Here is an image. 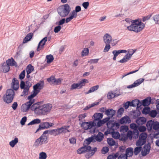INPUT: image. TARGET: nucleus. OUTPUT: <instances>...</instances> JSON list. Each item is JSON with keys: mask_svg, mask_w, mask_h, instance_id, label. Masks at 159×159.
I'll return each instance as SVG.
<instances>
[{"mask_svg": "<svg viewBox=\"0 0 159 159\" xmlns=\"http://www.w3.org/2000/svg\"><path fill=\"white\" fill-rule=\"evenodd\" d=\"M152 129L155 130H157L159 129V123L157 121H154L153 123Z\"/></svg>", "mask_w": 159, "mask_h": 159, "instance_id": "c03bdc74", "label": "nucleus"}, {"mask_svg": "<svg viewBox=\"0 0 159 159\" xmlns=\"http://www.w3.org/2000/svg\"><path fill=\"white\" fill-rule=\"evenodd\" d=\"M105 47L103 50L104 52H108L111 48L110 43H105Z\"/></svg>", "mask_w": 159, "mask_h": 159, "instance_id": "5fc2aeb1", "label": "nucleus"}, {"mask_svg": "<svg viewBox=\"0 0 159 159\" xmlns=\"http://www.w3.org/2000/svg\"><path fill=\"white\" fill-rule=\"evenodd\" d=\"M87 116L86 113H84L80 114L79 116V120L80 121L84 119V118Z\"/></svg>", "mask_w": 159, "mask_h": 159, "instance_id": "e2e57ef3", "label": "nucleus"}, {"mask_svg": "<svg viewBox=\"0 0 159 159\" xmlns=\"http://www.w3.org/2000/svg\"><path fill=\"white\" fill-rule=\"evenodd\" d=\"M54 57L52 54L47 55L46 57V60L47 64H50L54 60Z\"/></svg>", "mask_w": 159, "mask_h": 159, "instance_id": "f704fd0d", "label": "nucleus"}, {"mask_svg": "<svg viewBox=\"0 0 159 159\" xmlns=\"http://www.w3.org/2000/svg\"><path fill=\"white\" fill-rule=\"evenodd\" d=\"M81 127L84 130H87L89 129L93 128V129L94 126L96 125V124L94 123V122L90 121L89 122H82L81 123H80Z\"/></svg>", "mask_w": 159, "mask_h": 159, "instance_id": "9b49d317", "label": "nucleus"}, {"mask_svg": "<svg viewBox=\"0 0 159 159\" xmlns=\"http://www.w3.org/2000/svg\"><path fill=\"white\" fill-rule=\"evenodd\" d=\"M35 31L36 30H34L33 33H30L27 34L23 39L22 43L25 44L26 43L29 41H30L33 38L34 33Z\"/></svg>", "mask_w": 159, "mask_h": 159, "instance_id": "aec40b11", "label": "nucleus"}, {"mask_svg": "<svg viewBox=\"0 0 159 159\" xmlns=\"http://www.w3.org/2000/svg\"><path fill=\"white\" fill-rule=\"evenodd\" d=\"M47 157L46 153L43 152H41L39 153V159H46Z\"/></svg>", "mask_w": 159, "mask_h": 159, "instance_id": "3c124183", "label": "nucleus"}, {"mask_svg": "<svg viewBox=\"0 0 159 159\" xmlns=\"http://www.w3.org/2000/svg\"><path fill=\"white\" fill-rule=\"evenodd\" d=\"M111 36L108 33L106 34L103 36V41L105 43H110L112 41Z\"/></svg>", "mask_w": 159, "mask_h": 159, "instance_id": "a878e982", "label": "nucleus"}, {"mask_svg": "<svg viewBox=\"0 0 159 159\" xmlns=\"http://www.w3.org/2000/svg\"><path fill=\"white\" fill-rule=\"evenodd\" d=\"M97 150V148L96 147L93 148H92V147L90 146L84 144L83 147L77 150V152L79 154H81L87 152L85 156L86 158L89 159L93 155Z\"/></svg>", "mask_w": 159, "mask_h": 159, "instance_id": "39448f33", "label": "nucleus"}, {"mask_svg": "<svg viewBox=\"0 0 159 159\" xmlns=\"http://www.w3.org/2000/svg\"><path fill=\"white\" fill-rule=\"evenodd\" d=\"M99 60V59H90L88 61V62L89 63H98V61Z\"/></svg>", "mask_w": 159, "mask_h": 159, "instance_id": "69168bd1", "label": "nucleus"}, {"mask_svg": "<svg viewBox=\"0 0 159 159\" xmlns=\"http://www.w3.org/2000/svg\"><path fill=\"white\" fill-rule=\"evenodd\" d=\"M131 122L129 117L127 116L122 117L120 120V123L121 124H129Z\"/></svg>", "mask_w": 159, "mask_h": 159, "instance_id": "393cba45", "label": "nucleus"}, {"mask_svg": "<svg viewBox=\"0 0 159 159\" xmlns=\"http://www.w3.org/2000/svg\"><path fill=\"white\" fill-rule=\"evenodd\" d=\"M47 80L49 82H51L52 84L56 85H58L61 84L62 79L60 78L56 79L53 76L48 78Z\"/></svg>", "mask_w": 159, "mask_h": 159, "instance_id": "2eb2a0df", "label": "nucleus"}, {"mask_svg": "<svg viewBox=\"0 0 159 159\" xmlns=\"http://www.w3.org/2000/svg\"><path fill=\"white\" fill-rule=\"evenodd\" d=\"M93 136L95 142L96 141L101 142L104 137V134L101 132H99L97 135L93 134Z\"/></svg>", "mask_w": 159, "mask_h": 159, "instance_id": "412c9836", "label": "nucleus"}, {"mask_svg": "<svg viewBox=\"0 0 159 159\" xmlns=\"http://www.w3.org/2000/svg\"><path fill=\"white\" fill-rule=\"evenodd\" d=\"M108 129L104 133L105 135L111 134L112 137L115 139H117L119 138L120 135L118 132H115V130L119 127V125L118 123L113 121H110L106 124Z\"/></svg>", "mask_w": 159, "mask_h": 159, "instance_id": "20e7f679", "label": "nucleus"}, {"mask_svg": "<svg viewBox=\"0 0 159 159\" xmlns=\"http://www.w3.org/2000/svg\"><path fill=\"white\" fill-rule=\"evenodd\" d=\"M70 126L69 125L64 126L61 127L60 128H58V132L60 134V135L61 134H66L67 132H70V131L68 129Z\"/></svg>", "mask_w": 159, "mask_h": 159, "instance_id": "b1692460", "label": "nucleus"}, {"mask_svg": "<svg viewBox=\"0 0 159 159\" xmlns=\"http://www.w3.org/2000/svg\"><path fill=\"white\" fill-rule=\"evenodd\" d=\"M89 52V50L88 48H84L81 52V56L82 57H84L88 55Z\"/></svg>", "mask_w": 159, "mask_h": 159, "instance_id": "a19ab883", "label": "nucleus"}, {"mask_svg": "<svg viewBox=\"0 0 159 159\" xmlns=\"http://www.w3.org/2000/svg\"><path fill=\"white\" fill-rule=\"evenodd\" d=\"M41 121L40 119H36L31 121L27 125H30L36 124H39L41 123Z\"/></svg>", "mask_w": 159, "mask_h": 159, "instance_id": "58836bf2", "label": "nucleus"}, {"mask_svg": "<svg viewBox=\"0 0 159 159\" xmlns=\"http://www.w3.org/2000/svg\"><path fill=\"white\" fill-rule=\"evenodd\" d=\"M107 141L108 144L111 146L115 144V142L114 139L111 138H108Z\"/></svg>", "mask_w": 159, "mask_h": 159, "instance_id": "79ce46f5", "label": "nucleus"}, {"mask_svg": "<svg viewBox=\"0 0 159 159\" xmlns=\"http://www.w3.org/2000/svg\"><path fill=\"white\" fill-rule=\"evenodd\" d=\"M133 148H127L125 151L126 156L128 157H131L133 154Z\"/></svg>", "mask_w": 159, "mask_h": 159, "instance_id": "7c9ffc66", "label": "nucleus"}, {"mask_svg": "<svg viewBox=\"0 0 159 159\" xmlns=\"http://www.w3.org/2000/svg\"><path fill=\"white\" fill-rule=\"evenodd\" d=\"M49 132L48 130L44 131L40 137L37 139L35 141L34 144V146H38L47 143L48 142V136L46 134Z\"/></svg>", "mask_w": 159, "mask_h": 159, "instance_id": "6e6552de", "label": "nucleus"}, {"mask_svg": "<svg viewBox=\"0 0 159 159\" xmlns=\"http://www.w3.org/2000/svg\"><path fill=\"white\" fill-rule=\"evenodd\" d=\"M130 127L131 129H134V131L138 130V126L135 124L132 123L131 124Z\"/></svg>", "mask_w": 159, "mask_h": 159, "instance_id": "052dcab7", "label": "nucleus"}, {"mask_svg": "<svg viewBox=\"0 0 159 159\" xmlns=\"http://www.w3.org/2000/svg\"><path fill=\"white\" fill-rule=\"evenodd\" d=\"M154 123V121L150 120L147 122L146 124V126L148 130L149 131L152 129V126Z\"/></svg>", "mask_w": 159, "mask_h": 159, "instance_id": "c9c22d12", "label": "nucleus"}, {"mask_svg": "<svg viewBox=\"0 0 159 159\" xmlns=\"http://www.w3.org/2000/svg\"><path fill=\"white\" fill-rule=\"evenodd\" d=\"M126 155L124 153L122 154L119 155L118 159H127V157L126 156Z\"/></svg>", "mask_w": 159, "mask_h": 159, "instance_id": "774afa93", "label": "nucleus"}, {"mask_svg": "<svg viewBox=\"0 0 159 159\" xmlns=\"http://www.w3.org/2000/svg\"><path fill=\"white\" fill-rule=\"evenodd\" d=\"M119 154L116 153L114 154H111L109 155L107 157V159H116L118 157Z\"/></svg>", "mask_w": 159, "mask_h": 159, "instance_id": "de8ad7c7", "label": "nucleus"}, {"mask_svg": "<svg viewBox=\"0 0 159 159\" xmlns=\"http://www.w3.org/2000/svg\"><path fill=\"white\" fill-rule=\"evenodd\" d=\"M70 7L67 4L59 7L57 9L58 14L62 17L67 16L70 13Z\"/></svg>", "mask_w": 159, "mask_h": 159, "instance_id": "0eeeda50", "label": "nucleus"}, {"mask_svg": "<svg viewBox=\"0 0 159 159\" xmlns=\"http://www.w3.org/2000/svg\"><path fill=\"white\" fill-rule=\"evenodd\" d=\"M24 63V61H21L18 65L15 59L11 57L7 60L6 62L1 63L0 65L2 70H11L10 66H15L18 70H24L26 67L25 63Z\"/></svg>", "mask_w": 159, "mask_h": 159, "instance_id": "7ed1b4c3", "label": "nucleus"}, {"mask_svg": "<svg viewBox=\"0 0 159 159\" xmlns=\"http://www.w3.org/2000/svg\"><path fill=\"white\" fill-rule=\"evenodd\" d=\"M151 99L150 97H148L143 101L142 105L144 106L149 105L151 103Z\"/></svg>", "mask_w": 159, "mask_h": 159, "instance_id": "473e14b6", "label": "nucleus"}, {"mask_svg": "<svg viewBox=\"0 0 159 159\" xmlns=\"http://www.w3.org/2000/svg\"><path fill=\"white\" fill-rule=\"evenodd\" d=\"M63 26H60L58 25L55 26L54 28V31L55 33L59 32L63 27Z\"/></svg>", "mask_w": 159, "mask_h": 159, "instance_id": "603ef678", "label": "nucleus"}, {"mask_svg": "<svg viewBox=\"0 0 159 159\" xmlns=\"http://www.w3.org/2000/svg\"><path fill=\"white\" fill-rule=\"evenodd\" d=\"M146 121V119L144 117H140L136 120V123L139 125L144 124Z\"/></svg>", "mask_w": 159, "mask_h": 159, "instance_id": "c756f323", "label": "nucleus"}, {"mask_svg": "<svg viewBox=\"0 0 159 159\" xmlns=\"http://www.w3.org/2000/svg\"><path fill=\"white\" fill-rule=\"evenodd\" d=\"M18 142V138L17 137H15L13 140H12L9 142V145L12 148H13Z\"/></svg>", "mask_w": 159, "mask_h": 159, "instance_id": "4c0bfd02", "label": "nucleus"}, {"mask_svg": "<svg viewBox=\"0 0 159 159\" xmlns=\"http://www.w3.org/2000/svg\"><path fill=\"white\" fill-rule=\"evenodd\" d=\"M15 96V92L13 89H7L5 95L3 97L4 102L9 104L11 103L13 100Z\"/></svg>", "mask_w": 159, "mask_h": 159, "instance_id": "1a4fd4ad", "label": "nucleus"}, {"mask_svg": "<svg viewBox=\"0 0 159 159\" xmlns=\"http://www.w3.org/2000/svg\"><path fill=\"white\" fill-rule=\"evenodd\" d=\"M88 80L87 79H83L81 81L78 83L79 88H81L82 86H84L86 83H88Z\"/></svg>", "mask_w": 159, "mask_h": 159, "instance_id": "e433bc0d", "label": "nucleus"}, {"mask_svg": "<svg viewBox=\"0 0 159 159\" xmlns=\"http://www.w3.org/2000/svg\"><path fill=\"white\" fill-rule=\"evenodd\" d=\"M52 104L48 103L41 105L39 102L33 104L31 106V110L38 115H45L49 113L52 108Z\"/></svg>", "mask_w": 159, "mask_h": 159, "instance_id": "f257e3e1", "label": "nucleus"}, {"mask_svg": "<svg viewBox=\"0 0 159 159\" xmlns=\"http://www.w3.org/2000/svg\"><path fill=\"white\" fill-rule=\"evenodd\" d=\"M44 85L43 81H40L39 82L37 83L33 86V91L32 92L30 95L29 96L28 99L29 100V102H32V104H34L35 99L33 98L35 97L40 92V90L42 89Z\"/></svg>", "mask_w": 159, "mask_h": 159, "instance_id": "423d86ee", "label": "nucleus"}, {"mask_svg": "<svg viewBox=\"0 0 159 159\" xmlns=\"http://www.w3.org/2000/svg\"><path fill=\"white\" fill-rule=\"evenodd\" d=\"M50 132L51 134L55 136L58 135H60V134L58 132V128L56 129L52 130L50 131Z\"/></svg>", "mask_w": 159, "mask_h": 159, "instance_id": "09e8293b", "label": "nucleus"}, {"mask_svg": "<svg viewBox=\"0 0 159 159\" xmlns=\"http://www.w3.org/2000/svg\"><path fill=\"white\" fill-rule=\"evenodd\" d=\"M109 120V118L106 117L105 118H104L102 120L100 119L97 120V121L96 122V125L94 126L93 130V131L91 132H93V133H95L96 127H100L102 126L103 124H104L106 122L107 123V122L110 121Z\"/></svg>", "mask_w": 159, "mask_h": 159, "instance_id": "ddd939ff", "label": "nucleus"}, {"mask_svg": "<svg viewBox=\"0 0 159 159\" xmlns=\"http://www.w3.org/2000/svg\"><path fill=\"white\" fill-rule=\"evenodd\" d=\"M127 52L126 50H113L112 53L113 54V60L115 61L116 60L117 57L119 54L121 53H125Z\"/></svg>", "mask_w": 159, "mask_h": 159, "instance_id": "5701e85b", "label": "nucleus"}, {"mask_svg": "<svg viewBox=\"0 0 159 159\" xmlns=\"http://www.w3.org/2000/svg\"><path fill=\"white\" fill-rule=\"evenodd\" d=\"M33 104H32V102L31 103L29 102L23 104L21 107L22 111L23 112L27 111L30 108L31 109V106Z\"/></svg>", "mask_w": 159, "mask_h": 159, "instance_id": "4be33fe9", "label": "nucleus"}, {"mask_svg": "<svg viewBox=\"0 0 159 159\" xmlns=\"http://www.w3.org/2000/svg\"><path fill=\"white\" fill-rule=\"evenodd\" d=\"M124 112V109L123 107L120 108L118 110L117 114V116H121Z\"/></svg>", "mask_w": 159, "mask_h": 159, "instance_id": "864d4df0", "label": "nucleus"}, {"mask_svg": "<svg viewBox=\"0 0 159 159\" xmlns=\"http://www.w3.org/2000/svg\"><path fill=\"white\" fill-rule=\"evenodd\" d=\"M22 45H23V43H22L21 44H20L19 46L18 47V51L16 52V55L17 56H18L20 55V53L21 52L22 50V48H20V47L21 46H22Z\"/></svg>", "mask_w": 159, "mask_h": 159, "instance_id": "680f3d73", "label": "nucleus"}, {"mask_svg": "<svg viewBox=\"0 0 159 159\" xmlns=\"http://www.w3.org/2000/svg\"><path fill=\"white\" fill-rule=\"evenodd\" d=\"M11 84L12 87L14 90H17L19 88V82L16 79L14 78L13 79Z\"/></svg>", "mask_w": 159, "mask_h": 159, "instance_id": "cd10ccee", "label": "nucleus"}, {"mask_svg": "<svg viewBox=\"0 0 159 159\" xmlns=\"http://www.w3.org/2000/svg\"><path fill=\"white\" fill-rule=\"evenodd\" d=\"M150 112V108L149 107L144 108L143 109L142 113L144 114H147Z\"/></svg>", "mask_w": 159, "mask_h": 159, "instance_id": "bf43d9fd", "label": "nucleus"}, {"mask_svg": "<svg viewBox=\"0 0 159 159\" xmlns=\"http://www.w3.org/2000/svg\"><path fill=\"white\" fill-rule=\"evenodd\" d=\"M152 18L155 24H159V14L154 15Z\"/></svg>", "mask_w": 159, "mask_h": 159, "instance_id": "49530a36", "label": "nucleus"}, {"mask_svg": "<svg viewBox=\"0 0 159 159\" xmlns=\"http://www.w3.org/2000/svg\"><path fill=\"white\" fill-rule=\"evenodd\" d=\"M52 125V123L49 122H46L41 123L39 125V128L37 129L35 133L38 132L40 129H44L48 128Z\"/></svg>", "mask_w": 159, "mask_h": 159, "instance_id": "f3484780", "label": "nucleus"}, {"mask_svg": "<svg viewBox=\"0 0 159 159\" xmlns=\"http://www.w3.org/2000/svg\"><path fill=\"white\" fill-rule=\"evenodd\" d=\"M147 136V134L145 132L141 133L139 136V139L136 143V145L137 146H142L146 142Z\"/></svg>", "mask_w": 159, "mask_h": 159, "instance_id": "9d476101", "label": "nucleus"}, {"mask_svg": "<svg viewBox=\"0 0 159 159\" xmlns=\"http://www.w3.org/2000/svg\"><path fill=\"white\" fill-rule=\"evenodd\" d=\"M116 111L112 109H108L105 111L106 114L108 116V117L111 118L116 113Z\"/></svg>", "mask_w": 159, "mask_h": 159, "instance_id": "bb28decb", "label": "nucleus"}, {"mask_svg": "<svg viewBox=\"0 0 159 159\" xmlns=\"http://www.w3.org/2000/svg\"><path fill=\"white\" fill-rule=\"evenodd\" d=\"M151 146L149 143L145 144L141 152V154L143 156H146L149 153Z\"/></svg>", "mask_w": 159, "mask_h": 159, "instance_id": "a211bd4d", "label": "nucleus"}, {"mask_svg": "<svg viewBox=\"0 0 159 159\" xmlns=\"http://www.w3.org/2000/svg\"><path fill=\"white\" fill-rule=\"evenodd\" d=\"M120 132L124 133L126 132L128 130V127L125 125L122 126L120 128Z\"/></svg>", "mask_w": 159, "mask_h": 159, "instance_id": "a18cd8bd", "label": "nucleus"}, {"mask_svg": "<svg viewBox=\"0 0 159 159\" xmlns=\"http://www.w3.org/2000/svg\"><path fill=\"white\" fill-rule=\"evenodd\" d=\"M127 138H129L130 139H131L133 138V132L131 131H129L126 135Z\"/></svg>", "mask_w": 159, "mask_h": 159, "instance_id": "0e129e2a", "label": "nucleus"}, {"mask_svg": "<svg viewBox=\"0 0 159 159\" xmlns=\"http://www.w3.org/2000/svg\"><path fill=\"white\" fill-rule=\"evenodd\" d=\"M139 131L138 130L133 131V138L134 139L137 138L139 136Z\"/></svg>", "mask_w": 159, "mask_h": 159, "instance_id": "6e6d98bb", "label": "nucleus"}, {"mask_svg": "<svg viewBox=\"0 0 159 159\" xmlns=\"http://www.w3.org/2000/svg\"><path fill=\"white\" fill-rule=\"evenodd\" d=\"M109 151V148L108 147H103L101 150V152L103 154H105L107 153Z\"/></svg>", "mask_w": 159, "mask_h": 159, "instance_id": "13d9d810", "label": "nucleus"}, {"mask_svg": "<svg viewBox=\"0 0 159 159\" xmlns=\"http://www.w3.org/2000/svg\"><path fill=\"white\" fill-rule=\"evenodd\" d=\"M72 20L70 16H69L68 17H67L66 19L65 18H63L61 19L60 20L57 21L56 23V24L59 26H63L65 22L66 23H68L70 21Z\"/></svg>", "mask_w": 159, "mask_h": 159, "instance_id": "6ab92c4d", "label": "nucleus"}, {"mask_svg": "<svg viewBox=\"0 0 159 159\" xmlns=\"http://www.w3.org/2000/svg\"><path fill=\"white\" fill-rule=\"evenodd\" d=\"M133 101L134 102L133 103V104L134 105V107L137 106V108H139L141 105V103L140 102V101L139 100L136 99Z\"/></svg>", "mask_w": 159, "mask_h": 159, "instance_id": "8fccbe9b", "label": "nucleus"}, {"mask_svg": "<svg viewBox=\"0 0 159 159\" xmlns=\"http://www.w3.org/2000/svg\"><path fill=\"white\" fill-rule=\"evenodd\" d=\"M103 116L102 114L100 113H96L94 114L93 116V118L94 119V120L92 121L94 122V123L96 124V122L97 120L102 119Z\"/></svg>", "mask_w": 159, "mask_h": 159, "instance_id": "c85d7f7f", "label": "nucleus"}, {"mask_svg": "<svg viewBox=\"0 0 159 159\" xmlns=\"http://www.w3.org/2000/svg\"><path fill=\"white\" fill-rule=\"evenodd\" d=\"M125 20L127 22L131 23V25L127 27V29L129 31H133L138 33L144 28L145 25L142 22V20L140 18L133 20L127 18Z\"/></svg>", "mask_w": 159, "mask_h": 159, "instance_id": "f03ea898", "label": "nucleus"}, {"mask_svg": "<svg viewBox=\"0 0 159 159\" xmlns=\"http://www.w3.org/2000/svg\"><path fill=\"white\" fill-rule=\"evenodd\" d=\"M48 40L47 36L42 39L39 43L37 48V51H39L41 49L43 48Z\"/></svg>", "mask_w": 159, "mask_h": 159, "instance_id": "dca6fc26", "label": "nucleus"}, {"mask_svg": "<svg viewBox=\"0 0 159 159\" xmlns=\"http://www.w3.org/2000/svg\"><path fill=\"white\" fill-rule=\"evenodd\" d=\"M81 10V6H77L75 7V10L71 11L69 16L71 18L73 19L74 18H75L77 15V13L80 12Z\"/></svg>", "mask_w": 159, "mask_h": 159, "instance_id": "4468645a", "label": "nucleus"}, {"mask_svg": "<svg viewBox=\"0 0 159 159\" xmlns=\"http://www.w3.org/2000/svg\"><path fill=\"white\" fill-rule=\"evenodd\" d=\"M152 14L153 13H152L146 16H143L142 21L143 22H145L146 20L149 19L150 17L152 16Z\"/></svg>", "mask_w": 159, "mask_h": 159, "instance_id": "4d7b16f0", "label": "nucleus"}, {"mask_svg": "<svg viewBox=\"0 0 159 159\" xmlns=\"http://www.w3.org/2000/svg\"><path fill=\"white\" fill-rule=\"evenodd\" d=\"M132 50L131 51H128L127 54L122 59L120 60L119 62L121 63H124L129 61L133 54L137 51L136 49H132Z\"/></svg>", "mask_w": 159, "mask_h": 159, "instance_id": "f8f14e48", "label": "nucleus"}, {"mask_svg": "<svg viewBox=\"0 0 159 159\" xmlns=\"http://www.w3.org/2000/svg\"><path fill=\"white\" fill-rule=\"evenodd\" d=\"M98 87L99 86L98 85H96L91 87L88 92H85V94H88L94 92L98 89Z\"/></svg>", "mask_w": 159, "mask_h": 159, "instance_id": "ea45409f", "label": "nucleus"}, {"mask_svg": "<svg viewBox=\"0 0 159 159\" xmlns=\"http://www.w3.org/2000/svg\"><path fill=\"white\" fill-rule=\"evenodd\" d=\"M157 114V112L155 110H152L150 111L149 115L151 117H154L156 116Z\"/></svg>", "mask_w": 159, "mask_h": 159, "instance_id": "338daca9", "label": "nucleus"}, {"mask_svg": "<svg viewBox=\"0 0 159 159\" xmlns=\"http://www.w3.org/2000/svg\"><path fill=\"white\" fill-rule=\"evenodd\" d=\"M91 142H95L93 135L91 137H89L85 139L84 142V145H86L87 146Z\"/></svg>", "mask_w": 159, "mask_h": 159, "instance_id": "72a5a7b5", "label": "nucleus"}, {"mask_svg": "<svg viewBox=\"0 0 159 159\" xmlns=\"http://www.w3.org/2000/svg\"><path fill=\"white\" fill-rule=\"evenodd\" d=\"M120 95L119 93H116L112 92H109L107 95V98L108 99H111L115 97H117Z\"/></svg>", "mask_w": 159, "mask_h": 159, "instance_id": "2f4dec72", "label": "nucleus"}, {"mask_svg": "<svg viewBox=\"0 0 159 159\" xmlns=\"http://www.w3.org/2000/svg\"><path fill=\"white\" fill-rule=\"evenodd\" d=\"M138 147H136L134 149V153L135 155H138L141 151L142 150L141 146H138Z\"/></svg>", "mask_w": 159, "mask_h": 159, "instance_id": "37998d69", "label": "nucleus"}]
</instances>
